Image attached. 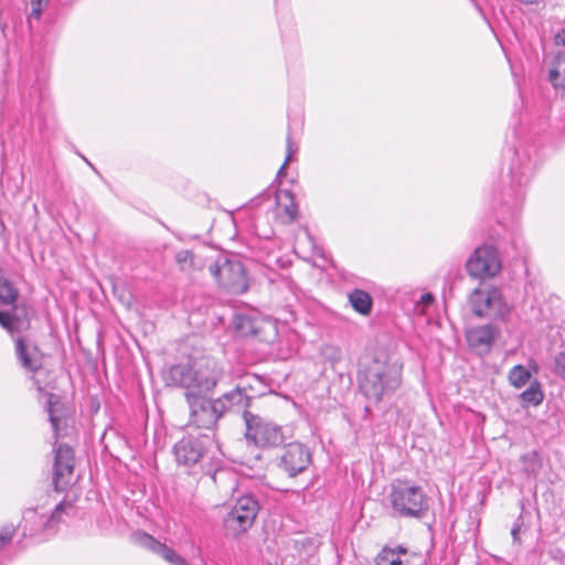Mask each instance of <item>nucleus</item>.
<instances>
[{"mask_svg":"<svg viewBox=\"0 0 565 565\" xmlns=\"http://www.w3.org/2000/svg\"><path fill=\"white\" fill-rule=\"evenodd\" d=\"M523 199L521 183L515 179H501L493 192L492 203L494 209H500L497 226L489 231V239L493 244L484 243L478 246L466 262V270L473 278H492L502 269L501 253H508L504 247L507 236L510 245L519 252V238L515 230L510 227L514 224L515 212Z\"/></svg>","mask_w":565,"mask_h":565,"instance_id":"f257e3e1","label":"nucleus"},{"mask_svg":"<svg viewBox=\"0 0 565 565\" xmlns=\"http://www.w3.org/2000/svg\"><path fill=\"white\" fill-rule=\"evenodd\" d=\"M403 363L395 356L380 351L360 364L358 386L360 393L374 404L392 397L402 385Z\"/></svg>","mask_w":565,"mask_h":565,"instance_id":"f03ea898","label":"nucleus"},{"mask_svg":"<svg viewBox=\"0 0 565 565\" xmlns=\"http://www.w3.org/2000/svg\"><path fill=\"white\" fill-rule=\"evenodd\" d=\"M46 412L53 430V466H52V486L56 492L66 491L73 483L75 470V451L66 443H58L66 434L67 419L64 416V404L57 394L50 393L46 402Z\"/></svg>","mask_w":565,"mask_h":565,"instance_id":"7ed1b4c3","label":"nucleus"},{"mask_svg":"<svg viewBox=\"0 0 565 565\" xmlns=\"http://www.w3.org/2000/svg\"><path fill=\"white\" fill-rule=\"evenodd\" d=\"M169 381L177 386L185 388V393L206 395L213 391L218 381L215 360L202 356L183 364L172 365L169 371Z\"/></svg>","mask_w":565,"mask_h":565,"instance_id":"20e7f679","label":"nucleus"},{"mask_svg":"<svg viewBox=\"0 0 565 565\" xmlns=\"http://www.w3.org/2000/svg\"><path fill=\"white\" fill-rule=\"evenodd\" d=\"M393 516L423 519L429 510V498L425 490L408 480H394L387 494Z\"/></svg>","mask_w":565,"mask_h":565,"instance_id":"39448f33","label":"nucleus"},{"mask_svg":"<svg viewBox=\"0 0 565 565\" xmlns=\"http://www.w3.org/2000/svg\"><path fill=\"white\" fill-rule=\"evenodd\" d=\"M243 419L247 445L263 450H271L285 445L287 437L282 426L270 418L245 411Z\"/></svg>","mask_w":565,"mask_h":565,"instance_id":"423d86ee","label":"nucleus"},{"mask_svg":"<svg viewBox=\"0 0 565 565\" xmlns=\"http://www.w3.org/2000/svg\"><path fill=\"white\" fill-rule=\"evenodd\" d=\"M207 269L217 285L228 294L242 295L247 291V271L237 256L218 255L209 264Z\"/></svg>","mask_w":565,"mask_h":565,"instance_id":"0eeeda50","label":"nucleus"},{"mask_svg":"<svg viewBox=\"0 0 565 565\" xmlns=\"http://www.w3.org/2000/svg\"><path fill=\"white\" fill-rule=\"evenodd\" d=\"M468 303L473 316L478 318L503 321L510 313V308L503 299L502 291L493 286L488 289H473L469 295Z\"/></svg>","mask_w":565,"mask_h":565,"instance_id":"6e6552de","label":"nucleus"},{"mask_svg":"<svg viewBox=\"0 0 565 565\" xmlns=\"http://www.w3.org/2000/svg\"><path fill=\"white\" fill-rule=\"evenodd\" d=\"M215 443V433L183 436L173 446V455L179 465L193 467L199 463Z\"/></svg>","mask_w":565,"mask_h":565,"instance_id":"1a4fd4ad","label":"nucleus"},{"mask_svg":"<svg viewBox=\"0 0 565 565\" xmlns=\"http://www.w3.org/2000/svg\"><path fill=\"white\" fill-rule=\"evenodd\" d=\"M184 396L190 408V424L206 429L207 433H215L217 422L223 417V407L216 405L215 398L211 399L205 395L184 393Z\"/></svg>","mask_w":565,"mask_h":565,"instance_id":"9d476101","label":"nucleus"},{"mask_svg":"<svg viewBox=\"0 0 565 565\" xmlns=\"http://www.w3.org/2000/svg\"><path fill=\"white\" fill-rule=\"evenodd\" d=\"M311 463L309 448L300 443H289L277 457V467L288 477L294 478L308 469Z\"/></svg>","mask_w":565,"mask_h":565,"instance_id":"9b49d317","label":"nucleus"},{"mask_svg":"<svg viewBox=\"0 0 565 565\" xmlns=\"http://www.w3.org/2000/svg\"><path fill=\"white\" fill-rule=\"evenodd\" d=\"M63 510L64 502H60L49 515L39 513L38 510L33 508L26 509L19 526L22 529L24 536H35L53 530L60 522Z\"/></svg>","mask_w":565,"mask_h":565,"instance_id":"f8f14e48","label":"nucleus"},{"mask_svg":"<svg viewBox=\"0 0 565 565\" xmlns=\"http://www.w3.org/2000/svg\"><path fill=\"white\" fill-rule=\"evenodd\" d=\"M295 181V179H275L269 189L263 194L269 196V192H273L277 205L284 209L290 222L295 221L298 215V206L292 190Z\"/></svg>","mask_w":565,"mask_h":565,"instance_id":"ddd939ff","label":"nucleus"},{"mask_svg":"<svg viewBox=\"0 0 565 565\" xmlns=\"http://www.w3.org/2000/svg\"><path fill=\"white\" fill-rule=\"evenodd\" d=\"M132 540L136 544L160 556L170 565H190L188 561L183 556L179 555L172 547L161 543L147 532H134Z\"/></svg>","mask_w":565,"mask_h":565,"instance_id":"4468645a","label":"nucleus"},{"mask_svg":"<svg viewBox=\"0 0 565 565\" xmlns=\"http://www.w3.org/2000/svg\"><path fill=\"white\" fill-rule=\"evenodd\" d=\"M232 324L238 337L255 338L264 342L270 341L266 334V330L274 329L271 323L244 313H235Z\"/></svg>","mask_w":565,"mask_h":565,"instance_id":"2eb2a0df","label":"nucleus"},{"mask_svg":"<svg viewBox=\"0 0 565 565\" xmlns=\"http://www.w3.org/2000/svg\"><path fill=\"white\" fill-rule=\"evenodd\" d=\"M499 335L500 329L492 323L472 327L466 331L468 347L479 355L488 354Z\"/></svg>","mask_w":565,"mask_h":565,"instance_id":"dca6fc26","label":"nucleus"},{"mask_svg":"<svg viewBox=\"0 0 565 565\" xmlns=\"http://www.w3.org/2000/svg\"><path fill=\"white\" fill-rule=\"evenodd\" d=\"M216 405L223 407L222 415L224 416L230 412L248 411L252 397L247 395L246 387L237 385L232 391L224 393L222 396L215 398Z\"/></svg>","mask_w":565,"mask_h":565,"instance_id":"f3484780","label":"nucleus"},{"mask_svg":"<svg viewBox=\"0 0 565 565\" xmlns=\"http://www.w3.org/2000/svg\"><path fill=\"white\" fill-rule=\"evenodd\" d=\"M254 523L249 518H244L231 509L224 516L222 526L226 537L237 540L245 535Z\"/></svg>","mask_w":565,"mask_h":565,"instance_id":"a211bd4d","label":"nucleus"},{"mask_svg":"<svg viewBox=\"0 0 565 565\" xmlns=\"http://www.w3.org/2000/svg\"><path fill=\"white\" fill-rule=\"evenodd\" d=\"M260 502L257 495L252 492H248L236 498L231 509L239 513L244 518H249V520L255 522L260 511Z\"/></svg>","mask_w":565,"mask_h":565,"instance_id":"6ab92c4d","label":"nucleus"},{"mask_svg":"<svg viewBox=\"0 0 565 565\" xmlns=\"http://www.w3.org/2000/svg\"><path fill=\"white\" fill-rule=\"evenodd\" d=\"M15 343V354L21 363V365L31 372H35L41 367V361L34 356L38 353V348L33 347V353L29 350L26 341L23 337H17L14 340Z\"/></svg>","mask_w":565,"mask_h":565,"instance_id":"aec40b11","label":"nucleus"},{"mask_svg":"<svg viewBox=\"0 0 565 565\" xmlns=\"http://www.w3.org/2000/svg\"><path fill=\"white\" fill-rule=\"evenodd\" d=\"M520 461L522 463V472L527 478L536 479L544 468L545 458L542 452L537 450H531L521 456Z\"/></svg>","mask_w":565,"mask_h":565,"instance_id":"412c9836","label":"nucleus"},{"mask_svg":"<svg viewBox=\"0 0 565 565\" xmlns=\"http://www.w3.org/2000/svg\"><path fill=\"white\" fill-rule=\"evenodd\" d=\"M545 394L542 384L537 379H534L530 386L519 395V402L523 408L529 406L537 407L544 401Z\"/></svg>","mask_w":565,"mask_h":565,"instance_id":"4be33fe9","label":"nucleus"},{"mask_svg":"<svg viewBox=\"0 0 565 565\" xmlns=\"http://www.w3.org/2000/svg\"><path fill=\"white\" fill-rule=\"evenodd\" d=\"M548 81L557 92L565 93V51L556 55L554 66L548 72Z\"/></svg>","mask_w":565,"mask_h":565,"instance_id":"5701e85b","label":"nucleus"},{"mask_svg":"<svg viewBox=\"0 0 565 565\" xmlns=\"http://www.w3.org/2000/svg\"><path fill=\"white\" fill-rule=\"evenodd\" d=\"M352 308L362 316H369L373 308V299L369 292L362 289H353L349 294Z\"/></svg>","mask_w":565,"mask_h":565,"instance_id":"b1692460","label":"nucleus"},{"mask_svg":"<svg viewBox=\"0 0 565 565\" xmlns=\"http://www.w3.org/2000/svg\"><path fill=\"white\" fill-rule=\"evenodd\" d=\"M408 550L402 544L395 546L384 545L376 554L373 562L374 565H392V561L396 555H407Z\"/></svg>","mask_w":565,"mask_h":565,"instance_id":"393cba45","label":"nucleus"},{"mask_svg":"<svg viewBox=\"0 0 565 565\" xmlns=\"http://www.w3.org/2000/svg\"><path fill=\"white\" fill-rule=\"evenodd\" d=\"M531 370L522 364L514 365L508 373V381L515 388H522L527 383H531Z\"/></svg>","mask_w":565,"mask_h":565,"instance_id":"a878e982","label":"nucleus"},{"mask_svg":"<svg viewBox=\"0 0 565 565\" xmlns=\"http://www.w3.org/2000/svg\"><path fill=\"white\" fill-rule=\"evenodd\" d=\"M297 151V148H294V143L291 141V138L290 136L287 137V157L285 159V162L282 163V166L278 169L277 173H276V177L277 178H280V177H285L286 172V166L288 164L291 156Z\"/></svg>","mask_w":565,"mask_h":565,"instance_id":"bb28decb","label":"nucleus"},{"mask_svg":"<svg viewBox=\"0 0 565 565\" xmlns=\"http://www.w3.org/2000/svg\"><path fill=\"white\" fill-rule=\"evenodd\" d=\"M175 260L178 264H185L189 263L190 266L195 267V255L190 249H182L179 250L175 255Z\"/></svg>","mask_w":565,"mask_h":565,"instance_id":"cd10ccee","label":"nucleus"},{"mask_svg":"<svg viewBox=\"0 0 565 565\" xmlns=\"http://www.w3.org/2000/svg\"><path fill=\"white\" fill-rule=\"evenodd\" d=\"M523 526H524L523 515L520 514L516 518V520L514 521L513 526L511 529V536H512L514 544L521 545L520 533H521V530Z\"/></svg>","mask_w":565,"mask_h":565,"instance_id":"c85d7f7f","label":"nucleus"},{"mask_svg":"<svg viewBox=\"0 0 565 565\" xmlns=\"http://www.w3.org/2000/svg\"><path fill=\"white\" fill-rule=\"evenodd\" d=\"M43 2H46L45 0H31L30 7H31V13L30 18L39 19L42 13V7Z\"/></svg>","mask_w":565,"mask_h":565,"instance_id":"c756f323","label":"nucleus"},{"mask_svg":"<svg viewBox=\"0 0 565 565\" xmlns=\"http://www.w3.org/2000/svg\"><path fill=\"white\" fill-rule=\"evenodd\" d=\"M555 367L558 375L565 380V352H561L555 358Z\"/></svg>","mask_w":565,"mask_h":565,"instance_id":"7c9ffc66","label":"nucleus"},{"mask_svg":"<svg viewBox=\"0 0 565 565\" xmlns=\"http://www.w3.org/2000/svg\"><path fill=\"white\" fill-rule=\"evenodd\" d=\"M14 534L13 527H4L2 532L0 533V536L3 539L4 544H8L11 542Z\"/></svg>","mask_w":565,"mask_h":565,"instance_id":"2f4dec72","label":"nucleus"},{"mask_svg":"<svg viewBox=\"0 0 565 565\" xmlns=\"http://www.w3.org/2000/svg\"><path fill=\"white\" fill-rule=\"evenodd\" d=\"M555 42L558 45H565V28L561 29L555 35Z\"/></svg>","mask_w":565,"mask_h":565,"instance_id":"473e14b6","label":"nucleus"},{"mask_svg":"<svg viewBox=\"0 0 565 565\" xmlns=\"http://www.w3.org/2000/svg\"><path fill=\"white\" fill-rule=\"evenodd\" d=\"M404 555H396L392 561V565H409L408 559H403Z\"/></svg>","mask_w":565,"mask_h":565,"instance_id":"72a5a7b5","label":"nucleus"},{"mask_svg":"<svg viewBox=\"0 0 565 565\" xmlns=\"http://www.w3.org/2000/svg\"><path fill=\"white\" fill-rule=\"evenodd\" d=\"M221 476H230V477H232V476H231L228 472H226L225 470H218V469H217V470H215V471L211 475V477H212V479H213L214 483H216V482H217V477H221Z\"/></svg>","mask_w":565,"mask_h":565,"instance_id":"f704fd0d","label":"nucleus"},{"mask_svg":"<svg viewBox=\"0 0 565 565\" xmlns=\"http://www.w3.org/2000/svg\"><path fill=\"white\" fill-rule=\"evenodd\" d=\"M548 554H550L553 558H557V557H558V555H562V557H565V555L563 554L562 550H559V548L551 550V551H548Z\"/></svg>","mask_w":565,"mask_h":565,"instance_id":"c9c22d12","label":"nucleus"},{"mask_svg":"<svg viewBox=\"0 0 565 565\" xmlns=\"http://www.w3.org/2000/svg\"><path fill=\"white\" fill-rule=\"evenodd\" d=\"M529 366H531V369H532L534 372H537V370H539V366H537V364H536L534 361H531V362L529 363Z\"/></svg>","mask_w":565,"mask_h":565,"instance_id":"e433bc0d","label":"nucleus"},{"mask_svg":"<svg viewBox=\"0 0 565 565\" xmlns=\"http://www.w3.org/2000/svg\"><path fill=\"white\" fill-rule=\"evenodd\" d=\"M371 414H372V411H371L370 406H365V407H364V417L366 418V417H369Z\"/></svg>","mask_w":565,"mask_h":565,"instance_id":"4c0bfd02","label":"nucleus"},{"mask_svg":"<svg viewBox=\"0 0 565 565\" xmlns=\"http://www.w3.org/2000/svg\"><path fill=\"white\" fill-rule=\"evenodd\" d=\"M6 544L3 542V539L0 536V548L3 547Z\"/></svg>","mask_w":565,"mask_h":565,"instance_id":"58836bf2","label":"nucleus"},{"mask_svg":"<svg viewBox=\"0 0 565 565\" xmlns=\"http://www.w3.org/2000/svg\"><path fill=\"white\" fill-rule=\"evenodd\" d=\"M0 226H1L2 228H4V223H3V221H2L1 218H0Z\"/></svg>","mask_w":565,"mask_h":565,"instance_id":"ea45409f","label":"nucleus"}]
</instances>
